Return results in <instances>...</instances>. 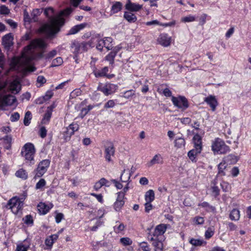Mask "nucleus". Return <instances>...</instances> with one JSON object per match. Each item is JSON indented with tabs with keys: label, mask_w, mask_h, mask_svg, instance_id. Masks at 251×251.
<instances>
[{
	"label": "nucleus",
	"mask_w": 251,
	"mask_h": 251,
	"mask_svg": "<svg viewBox=\"0 0 251 251\" xmlns=\"http://www.w3.org/2000/svg\"><path fill=\"white\" fill-rule=\"evenodd\" d=\"M116 55L115 52L112 51L106 56V59L109 61L110 64H112L114 63V58Z\"/></svg>",
	"instance_id": "58836bf2"
},
{
	"label": "nucleus",
	"mask_w": 251,
	"mask_h": 251,
	"mask_svg": "<svg viewBox=\"0 0 251 251\" xmlns=\"http://www.w3.org/2000/svg\"><path fill=\"white\" fill-rule=\"evenodd\" d=\"M134 95V93L133 91L132 90H130L125 92L123 95L122 96V97L126 99H129L130 97L133 96Z\"/></svg>",
	"instance_id": "603ef678"
},
{
	"label": "nucleus",
	"mask_w": 251,
	"mask_h": 251,
	"mask_svg": "<svg viewBox=\"0 0 251 251\" xmlns=\"http://www.w3.org/2000/svg\"><path fill=\"white\" fill-rule=\"evenodd\" d=\"M125 204V201H116L114 204V208L117 211L120 210Z\"/></svg>",
	"instance_id": "4c0bfd02"
},
{
	"label": "nucleus",
	"mask_w": 251,
	"mask_h": 251,
	"mask_svg": "<svg viewBox=\"0 0 251 251\" xmlns=\"http://www.w3.org/2000/svg\"><path fill=\"white\" fill-rule=\"evenodd\" d=\"M125 8L130 12H137L142 8V5L132 2L130 0H127Z\"/></svg>",
	"instance_id": "f8f14e48"
},
{
	"label": "nucleus",
	"mask_w": 251,
	"mask_h": 251,
	"mask_svg": "<svg viewBox=\"0 0 251 251\" xmlns=\"http://www.w3.org/2000/svg\"><path fill=\"white\" fill-rule=\"evenodd\" d=\"M218 172L216 177L223 176L226 175L228 170L227 163L226 160L223 161L218 165Z\"/></svg>",
	"instance_id": "9d476101"
},
{
	"label": "nucleus",
	"mask_w": 251,
	"mask_h": 251,
	"mask_svg": "<svg viewBox=\"0 0 251 251\" xmlns=\"http://www.w3.org/2000/svg\"><path fill=\"white\" fill-rule=\"evenodd\" d=\"M196 17L192 15H188L187 16L181 18V22L184 23H188L193 22L195 20Z\"/></svg>",
	"instance_id": "a19ab883"
},
{
	"label": "nucleus",
	"mask_w": 251,
	"mask_h": 251,
	"mask_svg": "<svg viewBox=\"0 0 251 251\" xmlns=\"http://www.w3.org/2000/svg\"><path fill=\"white\" fill-rule=\"evenodd\" d=\"M101 184H102V186H105L106 187H109L110 185L109 181H108L105 178H101L100 179Z\"/></svg>",
	"instance_id": "0e129e2a"
},
{
	"label": "nucleus",
	"mask_w": 251,
	"mask_h": 251,
	"mask_svg": "<svg viewBox=\"0 0 251 251\" xmlns=\"http://www.w3.org/2000/svg\"><path fill=\"white\" fill-rule=\"evenodd\" d=\"M70 128L72 130V133H74L75 131L78 130L79 129V126L78 124L75 123H72L69 125Z\"/></svg>",
	"instance_id": "13d9d810"
},
{
	"label": "nucleus",
	"mask_w": 251,
	"mask_h": 251,
	"mask_svg": "<svg viewBox=\"0 0 251 251\" xmlns=\"http://www.w3.org/2000/svg\"><path fill=\"white\" fill-rule=\"evenodd\" d=\"M211 148L215 154H224L229 151V147L226 145L223 140L219 138L215 139Z\"/></svg>",
	"instance_id": "20e7f679"
},
{
	"label": "nucleus",
	"mask_w": 251,
	"mask_h": 251,
	"mask_svg": "<svg viewBox=\"0 0 251 251\" xmlns=\"http://www.w3.org/2000/svg\"><path fill=\"white\" fill-rule=\"evenodd\" d=\"M72 7H68L59 12L57 16H55L54 10L51 7L46 8L44 14L49 18L50 23L43 25L40 28V31L47 35L48 37H52L60 31V27L65 23L62 16H67L73 11Z\"/></svg>",
	"instance_id": "f257e3e1"
},
{
	"label": "nucleus",
	"mask_w": 251,
	"mask_h": 251,
	"mask_svg": "<svg viewBox=\"0 0 251 251\" xmlns=\"http://www.w3.org/2000/svg\"><path fill=\"white\" fill-rule=\"evenodd\" d=\"M97 42L98 44L96 46V48L97 49V50L101 51L103 47L104 46L105 47V41H103V40H100V39Z\"/></svg>",
	"instance_id": "c03bdc74"
},
{
	"label": "nucleus",
	"mask_w": 251,
	"mask_h": 251,
	"mask_svg": "<svg viewBox=\"0 0 251 251\" xmlns=\"http://www.w3.org/2000/svg\"><path fill=\"white\" fill-rule=\"evenodd\" d=\"M193 141L194 148L199 151H202V139L201 136L198 134H195L193 138Z\"/></svg>",
	"instance_id": "f3484780"
},
{
	"label": "nucleus",
	"mask_w": 251,
	"mask_h": 251,
	"mask_svg": "<svg viewBox=\"0 0 251 251\" xmlns=\"http://www.w3.org/2000/svg\"><path fill=\"white\" fill-rule=\"evenodd\" d=\"M19 118L20 114L18 112H15L11 115L10 120L12 122H15L18 121Z\"/></svg>",
	"instance_id": "4d7b16f0"
},
{
	"label": "nucleus",
	"mask_w": 251,
	"mask_h": 251,
	"mask_svg": "<svg viewBox=\"0 0 251 251\" xmlns=\"http://www.w3.org/2000/svg\"><path fill=\"white\" fill-rule=\"evenodd\" d=\"M201 151H199L196 148H194L188 152V156L192 162H196L197 161L196 157Z\"/></svg>",
	"instance_id": "aec40b11"
},
{
	"label": "nucleus",
	"mask_w": 251,
	"mask_h": 251,
	"mask_svg": "<svg viewBox=\"0 0 251 251\" xmlns=\"http://www.w3.org/2000/svg\"><path fill=\"white\" fill-rule=\"evenodd\" d=\"M104 153L105 159L110 162L111 161V156L115 154V149L112 143H108L107 146H104Z\"/></svg>",
	"instance_id": "6e6552de"
},
{
	"label": "nucleus",
	"mask_w": 251,
	"mask_h": 251,
	"mask_svg": "<svg viewBox=\"0 0 251 251\" xmlns=\"http://www.w3.org/2000/svg\"><path fill=\"white\" fill-rule=\"evenodd\" d=\"M13 37L12 33L4 35L2 38V44L6 50H9L13 45Z\"/></svg>",
	"instance_id": "1a4fd4ad"
},
{
	"label": "nucleus",
	"mask_w": 251,
	"mask_h": 251,
	"mask_svg": "<svg viewBox=\"0 0 251 251\" xmlns=\"http://www.w3.org/2000/svg\"><path fill=\"white\" fill-rule=\"evenodd\" d=\"M229 218L231 220H238L240 218V211L237 209H233L229 214Z\"/></svg>",
	"instance_id": "a878e982"
},
{
	"label": "nucleus",
	"mask_w": 251,
	"mask_h": 251,
	"mask_svg": "<svg viewBox=\"0 0 251 251\" xmlns=\"http://www.w3.org/2000/svg\"><path fill=\"white\" fill-rule=\"evenodd\" d=\"M111 181L115 184V187L118 189H121L123 187V185L119 182H118L117 180H116V179H112L111 180Z\"/></svg>",
	"instance_id": "338daca9"
},
{
	"label": "nucleus",
	"mask_w": 251,
	"mask_h": 251,
	"mask_svg": "<svg viewBox=\"0 0 251 251\" xmlns=\"http://www.w3.org/2000/svg\"><path fill=\"white\" fill-rule=\"evenodd\" d=\"M118 89V86L114 84L109 83L98 89L102 92L105 96L113 94Z\"/></svg>",
	"instance_id": "0eeeda50"
},
{
	"label": "nucleus",
	"mask_w": 251,
	"mask_h": 251,
	"mask_svg": "<svg viewBox=\"0 0 251 251\" xmlns=\"http://www.w3.org/2000/svg\"><path fill=\"white\" fill-rule=\"evenodd\" d=\"M158 42L162 46L168 47L170 45L171 39L166 34H161L158 39Z\"/></svg>",
	"instance_id": "ddd939ff"
},
{
	"label": "nucleus",
	"mask_w": 251,
	"mask_h": 251,
	"mask_svg": "<svg viewBox=\"0 0 251 251\" xmlns=\"http://www.w3.org/2000/svg\"><path fill=\"white\" fill-rule=\"evenodd\" d=\"M50 160L49 159L43 160L38 164L37 168L34 170V178L41 177L47 171L48 168L50 165Z\"/></svg>",
	"instance_id": "39448f33"
},
{
	"label": "nucleus",
	"mask_w": 251,
	"mask_h": 251,
	"mask_svg": "<svg viewBox=\"0 0 251 251\" xmlns=\"http://www.w3.org/2000/svg\"><path fill=\"white\" fill-rule=\"evenodd\" d=\"M16 98L12 95H8L4 97L3 99L4 102L8 105L13 104L16 101Z\"/></svg>",
	"instance_id": "393cba45"
},
{
	"label": "nucleus",
	"mask_w": 251,
	"mask_h": 251,
	"mask_svg": "<svg viewBox=\"0 0 251 251\" xmlns=\"http://www.w3.org/2000/svg\"><path fill=\"white\" fill-rule=\"evenodd\" d=\"M15 175L17 177L21 178L25 180L26 179L28 176L27 172L23 169H21L18 170L16 172Z\"/></svg>",
	"instance_id": "bb28decb"
},
{
	"label": "nucleus",
	"mask_w": 251,
	"mask_h": 251,
	"mask_svg": "<svg viewBox=\"0 0 251 251\" xmlns=\"http://www.w3.org/2000/svg\"><path fill=\"white\" fill-rule=\"evenodd\" d=\"M31 119V113L28 111L25 113L24 123L25 126H28L30 124V121Z\"/></svg>",
	"instance_id": "f704fd0d"
},
{
	"label": "nucleus",
	"mask_w": 251,
	"mask_h": 251,
	"mask_svg": "<svg viewBox=\"0 0 251 251\" xmlns=\"http://www.w3.org/2000/svg\"><path fill=\"white\" fill-rule=\"evenodd\" d=\"M140 247L144 251H150V248L148 247L147 243L146 242H142L140 243Z\"/></svg>",
	"instance_id": "69168bd1"
},
{
	"label": "nucleus",
	"mask_w": 251,
	"mask_h": 251,
	"mask_svg": "<svg viewBox=\"0 0 251 251\" xmlns=\"http://www.w3.org/2000/svg\"><path fill=\"white\" fill-rule=\"evenodd\" d=\"M51 204L50 205H47L45 203L40 202L37 205L38 210L40 214L45 215L47 214L52 207Z\"/></svg>",
	"instance_id": "4468645a"
},
{
	"label": "nucleus",
	"mask_w": 251,
	"mask_h": 251,
	"mask_svg": "<svg viewBox=\"0 0 251 251\" xmlns=\"http://www.w3.org/2000/svg\"><path fill=\"white\" fill-rule=\"evenodd\" d=\"M149 238L152 241V245L155 248V251H163V244L162 242L158 240V238L151 237Z\"/></svg>",
	"instance_id": "2eb2a0df"
},
{
	"label": "nucleus",
	"mask_w": 251,
	"mask_h": 251,
	"mask_svg": "<svg viewBox=\"0 0 251 251\" xmlns=\"http://www.w3.org/2000/svg\"><path fill=\"white\" fill-rule=\"evenodd\" d=\"M12 92L14 93L15 91L16 93H17L19 92L20 90V84L18 82H14L12 84Z\"/></svg>",
	"instance_id": "09e8293b"
},
{
	"label": "nucleus",
	"mask_w": 251,
	"mask_h": 251,
	"mask_svg": "<svg viewBox=\"0 0 251 251\" xmlns=\"http://www.w3.org/2000/svg\"><path fill=\"white\" fill-rule=\"evenodd\" d=\"M154 199V193L153 190H150L148 191L145 195V200L146 201L151 202Z\"/></svg>",
	"instance_id": "c756f323"
},
{
	"label": "nucleus",
	"mask_w": 251,
	"mask_h": 251,
	"mask_svg": "<svg viewBox=\"0 0 251 251\" xmlns=\"http://www.w3.org/2000/svg\"><path fill=\"white\" fill-rule=\"evenodd\" d=\"M193 222L196 225H202L204 223V218L200 216H196L194 218Z\"/></svg>",
	"instance_id": "79ce46f5"
},
{
	"label": "nucleus",
	"mask_w": 251,
	"mask_h": 251,
	"mask_svg": "<svg viewBox=\"0 0 251 251\" xmlns=\"http://www.w3.org/2000/svg\"><path fill=\"white\" fill-rule=\"evenodd\" d=\"M19 200L20 199L16 197L11 198L8 201L7 205H6V207L11 209V211L13 213V210L15 209V207Z\"/></svg>",
	"instance_id": "6ab92c4d"
},
{
	"label": "nucleus",
	"mask_w": 251,
	"mask_h": 251,
	"mask_svg": "<svg viewBox=\"0 0 251 251\" xmlns=\"http://www.w3.org/2000/svg\"><path fill=\"white\" fill-rule=\"evenodd\" d=\"M29 246H25L23 244L17 246L16 251H27Z\"/></svg>",
	"instance_id": "5fc2aeb1"
},
{
	"label": "nucleus",
	"mask_w": 251,
	"mask_h": 251,
	"mask_svg": "<svg viewBox=\"0 0 251 251\" xmlns=\"http://www.w3.org/2000/svg\"><path fill=\"white\" fill-rule=\"evenodd\" d=\"M123 7V4L120 1L115 2L112 6L111 9V14H114L120 11Z\"/></svg>",
	"instance_id": "4be33fe9"
},
{
	"label": "nucleus",
	"mask_w": 251,
	"mask_h": 251,
	"mask_svg": "<svg viewBox=\"0 0 251 251\" xmlns=\"http://www.w3.org/2000/svg\"><path fill=\"white\" fill-rule=\"evenodd\" d=\"M24 223L28 226H32L33 224L32 217L30 215H27L23 218Z\"/></svg>",
	"instance_id": "e433bc0d"
},
{
	"label": "nucleus",
	"mask_w": 251,
	"mask_h": 251,
	"mask_svg": "<svg viewBox=\"0 0 251 251\" xmlns=\"http://www.w3.org/2000/svg\"><path fill=\"white\" fill-rule=\"evenodd\" d=\"M230 160L231 161L230 163L234 164L237 162V159L235 155L231 154V155H228L226 157V162L227 161V163Z\"/></svg>",
	"instance_id": "3c124183"
},
{
	"label": "nucleus",
	"mask_w": 251,
	"mask_h": 251,
	"mask_svg": "<svg viewBox=\"0 0 251 251\" xmlns=\"http://www.w3.org/2000/svg\"><path fill=\"white\" fill-rule=\"evenodd\" d=\"M23 206V202L21 201L20 200L17 203V205L15 207V209L13 210V213L15 214H17L19 211L21 210Z\"/></svg>",
	"instance_id": "37998d69"
},
{
	"label": "nucleus",
	"mask_w": 251,
	"mask_h": 251,
	"mask_svg": "<svg viewBox=\"0 0 251 251\" xmlns=\"http://www.w3.org/2000/svg\"><path fill=\"white\" fill-rule=\"evenodd\" d=\"M108 72V68L107 67L103 68L101 71L94 72V75L96 77H102L106 75Z\"/></svg>",
	"instance_id": "473e14b6"
},
{
	"label": "nucleus",
	"mask_w": 251,
	"mask_h": 251,
	"mask_svg": "<svg viewBox=\"0 0 251 251\" xmlns=\"http://www.w3.org/2000/svg\"><path fill=\"white\" fill-rule=\"evenodd\" d=\"M57 54V51L55 50H52L49 52L48 54L45 55V58L46 59H49L54 57Z\"/></svg>",
	"instance_id": "49530a36"
},
{
	"label": "nucleus",
	"mask_w": 251,
	"mask_h": 251,
	"mask_svg": "<svg viewBox=\"0 0 251 251\" xmlns=\"http://www.w3.org/2000/svg\"><path fill=\"white\" fill-rule=\"evenodd\" d=\"M130 176L131 174L129 173L128 171H126L125 169L121 175L120 179L122 182H127L130 179Z\"/></svg>",
	"instance_id": "c85d7f7f"
},
{
	"label": "nucleus",
	"mask_w": 251,
	"mask_h": 251,
	"mask_svg": "<svg viewBox=\"0 0 251 251\" xmlns=\"http://www.w3.org/2000/svg\"><path fill=\"white\" fill-rule=\"evenodd\" d=\"M9 13V9L5 5L0 6V13L3 15H7Z\"/></svg>",
	"instance_id": "864d4df0"
},
{
	"label": "nucleus",
	"mask_w": 251,
	"mask_h": 251,
	"mask_svg": "<svg viewBox=\"0 0 251 251\" xmlns=\"http://www.w3.org/2000/svg\"><path fill=\"white\" fill-rule=\"evenodd\" d=\"M190 243L194 246H201L203 244H205V242L203 240L200 239H191L190 241Z\"/></svg>",
	"instance_id": "c9c22d12"
},
{
	"label": "nucleus",
	"mask_w": 251,
	"mask_h": 251,
	"mask_svg": "<svg viewBox=\"0 0 251 251\" xmlns=\"http://www.w3.org/2000/svg\"><path fill=\"white\" fill-rule=\"evenodd\" d=\"M115 102L113 100H109L104 104V108H109L113 107L115 106Z\"/></svg>",
	"instance_id": "6e6d98bb"
},
{
	"label": "nucleus",
	"mask_w": 251,
	"mask_h": 251,
	"mask_svg": "<svg viewBox=\"0 0 251 251\" xmlns=\"http://www.w3.org/2000/svg\"><path fill=\"white\" fill-rule=\"evenodd\" d=\"M87 25V23H82L74 26L69 31L68 33H67V35H72L77 33L80 30L84 28Z\"/></svg>",
	"instance_id": "a211bd4d"
},
{
	"label": "nucleus",
	"mask_w": 251,
	"mask_h": 251,
	"mask_svg": "<svg viewBox=\"0 0 251 251\" xmlns=\"http://www.w3.org/2000/svg\"><path fill=\"white\" fill-rule=\"evenodd\" d=\"M35 149L34 145L30 143H26L22 148L21 155L25 157L26 162L29 165L35 163L34 159Z\"/></svg>",
	"instance_id": "7ed1b4c3"
},
{
	"label": "nucleus",
	"mask_w": 251,
	"mask_h": 251,
	"mask_svg": "<svg viewBox=\"0 0 251 251\" xmlns=\"http://www.w3.org/2000/svg\"><path fill=\"white\" fill-rule=\"evenodd\" d=\"M166 227L164 225L161 224L158 225L155 228L154 231L151 235L154 238H158L159 236H162V234L166 231Z\"/></svg>",
	"instance_id": "dca6fc26"
},
{
	"label": "nucleus",
	"mask_w": 251,
	"mask_h": 251,
	"mask_svg": "<svg viewBox=\"0 0 251 251\" xmlns=\"http://www.w3.org/2000/svg\"><path fill=\"white\" fill-rule=\"evenodd\" d=\"M64 217V215L62 213H57L55 216V222L59 223Z\"/></svg>",
	"instance_id": "e2e57ef3"
},
{
	"label": "nucleus",
	"mask_w": 251,
	"mask_h": 251,
	"mask_svg": "<svg viewBox=\"0 0 251 251\" xmlns=\"http://www.w3.org/2000/svg\"><path fill=\"white\" fill-rule=\"evenodd\" d=\"M162 160L161 155L157 154L155 155L149 164V166H151L155 164H159Z\"/></svg>",
	"instance_id": "cd10ccee"
},
{
	"label": "nucleus",
	"mask_w": 251,
	"mask_h": 251,
	"mask_svg": "<svg viewBox=\"0 0 251 251\" xmlns=\"http://www.w3.org/2000/svg\"><path fill=\"white\" fill-rule=\"evenodd\" d=\"M120 242L124 246L130 245L132 243V240L128 237H123L121 238Z\"/></svg>",
	"instance_id": "ea45409f"
},
{
	"label": "nucleus",
	"mask_w": 251,
	"mask_h": 251,
	"mask_svg": "<svg viewBox=\"0 0 251 251\" xmlns=\"http://www.w3.org/2000/svg\"><path fill=\"white\" fill-rule=\"evenodd\" d=\"M46 46L47 44L42 39H35L32 40L28 45L24 48L22 56L27 62H30L36 57L33 50L37 48L44 49Z\"/></svg>",
	"instance_id": "f03ea898"
},
{
	"label": "nucleus",
	"mask_w": 251,
	"mask_h": 251,
	"mask_svg": "<svg viewBox=\"0 0 251 251\" xmlns=\"http://www.w3.org/2000/svg\"><path fill=\"white\" fill-rule=\"evenodd\" d=\"M145 206V212L147 213H149L152 208V205L151 204V202L146 201Z\"/></svg>",
	"instance_id": "bf43d9fd"
},
{
	"label": "nucleus",
	"mask_w": 251,
	"mask_h": 251,
	"mask_svg": "<svg viewBox=\"0 0 251 251\" xmlns=\"http://www.w3.org/2000/svg\"><path fill=\"white\" fill-rule=\"evenodd\" d=\"M78 48L79 50H81L82 51H86L91 48L86 42L84 41L79 44Z\"/></svg>",
	"instance_id": "7c9ffc66"
},
{
	"label": "nucleus",
	"mask_w": 251,
	"mask_h": 251,
	"mask_svg": "<svg viewBox=\"0 0 251 251\" xmlns=\"http://www.w3.org/2000/svg\"><path fill=\"white\" fill-rule=\"evenodd\" d=\"M118 197L116 201H124V199L125 198V193L123 192H120L117 193Z\"/></svg>",
	"instance_id": "774afa93"
},
{
	"label": "nucleus",
	"mask_w": 251,
	"mask_h": 251,
	"mask_svg": "<svg viewBox=\"0 0 251 251\" xmlns=\"http://www.w3.org/2000/svg\"><path fill=\"white\" fill-rule=\"evenodd\" d=\"M46 181L44 179L41 178L36 184V189H39L42 188L46 185Z\"/></svg>",
	"instance_id": "a18cd8bd"
},
{
	"label": "nucleus",
	"mask_w": 251,
	"mask_h": 251,
	"mask_svg": "<svg viewBox=\"0 0 251 251\" xmlns=\"http://www.w3.org/2000/svg\"><path fill=\"white\" fill-rule=\"evenodd\" d=\"M47 130L44 126L41 127L40 129V136L41 138H44L47 135Z\"/></svg>",
	"instance_id": "680f3d73"
},
{
	"label": "nucleus",
	"mask_w": 251,
	"mask_h": 251,
	"mask_svg": "<svg viewBox=\"0 0 251 251\" xmlns=\"http://www.w3.org/2000/svg\"><path fill=\"white\" fill-rule=\"evenodd\" d=\"M24 20L25 22L30 23L32 21V19L26 9L24 11Z\"/></svg>",
	"instance_id": "8fccbe9b"
},
{
	"label": "nucleus",
	"mask_w": 251,
	"mask_h": 251,
	"mask_svg": "<svg viewBox=\"0 0 251 251\" xmlns=\"http://www.w3.org/2000/svg\"><path fill=\"white\" fill-rule=\"evenodd\" d=\"M124 17L130 23H134L137 20V17L135 15L129 12H125Z\"/></svg>",
	"instance_id": "b1692460"
},
{
	"label": "nucleus",
	"mask_w": 251,
	"mask_h": 251,
	"mask_svg": "<svg viewBox=\"0 0 251 251\" xmlns=\"http://www.w3.org/2000/svg\"><path fill=\"white\" fill-rule=\"evenodd\" d=\"M175 146L177 148H182L185 147V141L182 137H176L174 141Z\"/></svg>",
	"instance_id": "5701e85b"
},
{
	"label": "nucleus",
	"mask_w": 251,
	"mask_h": 251,
	"mask_svg": "<svg viewBox=\"0 0 251 251\" xmlns=\"http://www.w3.org/2000/svg\"><path fill=\"white\" fill-rule=\"evenodd\" d=\"M125 226L123 223H121L118 226H114V230L116 233H120L125 229Z\"/></svg>",
	"instance_id": "de8ad7c7"
},
{
	"label": "nucleus",
	"mask_w": 251,
	"mask_h": 251,
	"mask_svg": "<svg viewBox=\"0 0 251 251\" xmlns=\"http://www.w3.org/2000/svg\"><path fill=\"white\" fill-rule=\"evenodd\" d=\"M63 63V59L61 57H58L53 59L52 61L50 67H54L61 65Z\"/></svg>",
	"instance_id": "72a5a7b5"
},
{
	"label": "nucleus",
	"mask_w": 251,
	"mask_h": 251,
	"mask_svg": "<svg viewBox=\"0 0 251 251\" xmlns=\"http://www.w3.org/2000/svg\"><path fill=\"white\" fill-rule=\"evenodd\" d=\"M100 37L101 36L100 34H94L92 35L90 40L86 42L91 48H93L95 46L96 43L99 41Z\"/></svg>",
	"instance_id": "412c9836"
},
{
	"label": "nucleus",
	"mask_w": 251,
	"mask_h": 251,
	"mask_svg": "<svg viewBox=\"0 0 251 251\" xmlns=\"http://www.w3.org/2000/svg\"><path fill=\"white\" fill-rule=\"evenodd\" d=\"M214 234V232L210 228H208L205 232V237L206 239H209Z\"/></svg>",
	"instance_id": "052dcab7"
},
{
	"label": "nucleus",
	"mask_w": 251,
	"mask_h": 251,
	"mask_svg": "<svg viewBox=\"0 0 251 251\" xmlns=\"http://www.w3.org/2000/svg\"><path fill=\"white\" fill-rule=\"evenodd\" d=\"M172 101L173 104L182 110H186L189 107V103L187 99L184 96L175 97L172 96Z\"/></svg>",
	"instance_id": "423d86ee"
},
{
	"label": "nucleus",
	"mask_w": 251,
	"mask_h": 251,
	"mask_svg": "<svg viewBox=\"0 0 251 251\" xmlns=\"http://www.w3.org/2000/svg\"><path fill=\"white\" fill-rule=\"evenodd\" d=\"M204 101L210 106L213 111H215L216 107L218 104V102L214 96L209 95L205 98Z\"/></svg>",
	"instance_id": "9b49d317"
},
{
	"label": "nucleus",
	"mask_w": 251,
	"mask_h": 251,
	"mask_svg": "<svg viewBox=\"0 0 251 251\" xmlns=\"http://www.w3.org/2000/svg\"><path fill=\"white\" fill-rule=\"evenodd\" d=\"M52 115L51 111L50 110L49 111H46L44 118L42 119V124H46V123H48L49 121L50 120V119L51 118Z\"/></svg>",
	"instance_id": "2f4dec72"
}]
</instances>
